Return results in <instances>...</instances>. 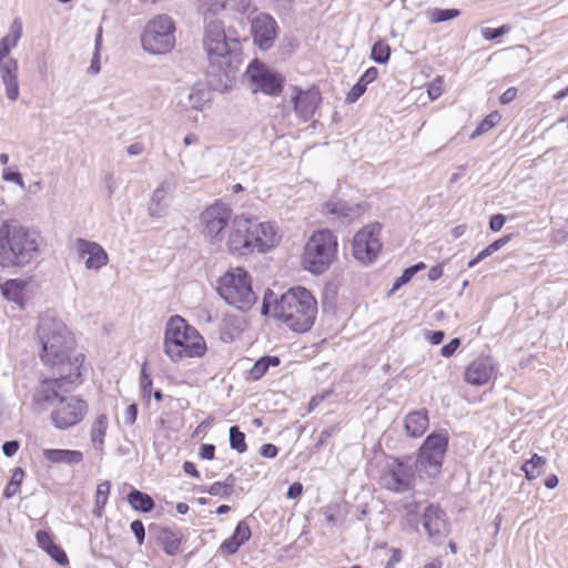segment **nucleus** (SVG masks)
<instances>
[{
	"label": "nucleus",
	"mask_w": 568,
	"mask_h": 568,
	"mask_svg": "<svg viewBox=\"0 0 568 568\" xmlns=\"http://www.w3.org/2000/svg\"><path fill=\"white\" fill-rule=\"evenodd\" d=\"M253 253H266L275 248L282 241L280 227L270 221L258 222L252 217Z\"/></svg>",
	"instance_id": "6ab92c4d"
},
{
	"label": "nucleus",
	"mask_w": 568,
	"mask_h": 568,
	"mask_svg": "<svg viewBox=\"0 0 568 568\" xmlns=\"http://www.w3.org/2000/svg\"><path fill=\"white\" fill-rule=\"evenodd\" d=\"M505 221H506V219L503 214H495L490 217L489 229L493 232H498L503 229Z\"/></svg>",
	"instance_id": "864d4df0"
},
{
	"label": "nucleus",
	"mask_w": 568,
	"mask_h": 568,
	"mask_svg": "<svg viewBox=\"0 0 568 568\" xmlns=\"http://www.w3.org/2000/svg\"><path fill=\"white\" fill-rule=\"evenodd\" d=\"M203 48L212 65L224 70L231 65L232 51L221 21H211L204 29Z\"/></svg>",
	"instance_id": "f8f14e48"
},
{
	"label": "nucleus",
	"mask_w": 568,
	"mask_h": 568,
	"mask_svg": "<svg viewBox=\"0 0 568 568\" xmlns=\"http://www.w3.org/2000/svg\"><path fill=\"white\" fill-rule=\"evenodd\" d=\"M22 36V23L14 20L10 28V33L0 41V71L6 85L7 97L14 101L19 97L18 83V62L14 59H6L10 51L18 45Z\"/></svg>",
	"instance_id": "1a4fd4ad"
},
{
	"label": "nucleus",
	"mask_w": 568,
	"mask_h": 568,
	"mask_svg": "<svg viewBox=\"0 0 568 568\" xmlns=\"http://www.w3.org/2000/svg\"><path fill=\"white\" fill-rule=\"evenodd\" d=\"M42 455L50 464L77 465L83 462V454L80 450L48 448Z\"/></svg>",
	"instance_id": "a878e982"
},
{
	"label": "nucleus",
	"mask_w": 568,
	"mask_h": 568,
	"mask_svg": "<svg viewBox=\"0 0 568 568\" xmlns=\"http://www.w3.org/2000/svg\"><path fill=\"white\" fill-rule=\"evenodd\" d=\"M128 503L134 510L142 513H150L155 506V503L150 495L138 489H132L129 493Z\"/></svg>",
	"instance_id": "c756f323"
},
{
	"label": "nucleus",
	"mask_w": 568,
	"mask_h": 568,
	"mask_svg": "<svg viewBox=\"0 0 568 568\" xmlns=\"http://www.w3.org/2000/svg\"><path fill=\"white\" fill-rule=\"evenodd\" d=\"M546 464L547 460L545 457L532 454V456L521 465V470L525 473L526 479L531 481L542 475Z\"/></svg>",
	"instance_id": "7c9ffc66"
},
{
	"label": "nucleus",
	"mask_w": 568,
	"mask_h": 568,
	"mask_svg": "<svg viewBox=\"0 0 568 568\" xmlns=\"http://www.w3.org/2000/svg\"><path fill=\"white\" fill-rule=\"evenodd\" d=\"M443 276V266L442 265H436V266H433L430 267V270L428 271V278L430 281H437L438 278H440Z\"/></svg>",
	"instance_id": "680f3d73"
},
{
	"label": "nucleus",
	"mask_w": 568,
	"mask_h": 568,
	"mask_svg": "<svg viewBox=\"0 0 568 568\" xmlns=\"http://www.w3.org/2000/svg\"><path fill=\"white\" fill-rule=\"evenodd\" d=\"M449 444V434L446 429L430 433L417 452V466L428 477H437L443 467Z\"/></svg>",
	"instance_id": "6e6552de"
},
{
	"label": "nucleus",
	"mask_w": 568,
	"mask_h": 568,
	"mask_svg": "<svg viewBox=\"0 0 568 568\" xmlns=\"http://www.w3.org/2000/svg\"><path fill=\"white\" fill-rule=\"evenodd\" d=\"M233 483L230 481H215L209 488L205 489L212 496H229L232 491Z\"/></svg>",
	"instance_id": "ea45409f"
},
{
	"label": "nucleus",
	"mask_w": 568,
	"mask_h": 568,
	"mask_svg": "<svg viewBox=\"0 0 568 568\" xmlns=\"http://www.w3.org/2000/svg\"><path fill=\"white\" fill-rule=\"evenodd\" d=\"M273 297L274 293L267 290L262 305L263 315L271 313L275 320L296 333H305L313 327L318 313V304L310 290L294 286L271 303Z\"/></svg>",
	"instance_id": "7ed1b4c3"
},
{
	"label": "nucleus",
	"mask_w": 568,
	"mask_h": 568,
	"mask_svg": "<svg viewBox=\"0 0 568 568\" xmlns=\"http://www.w3.org/2000/svg\"><path fill=\"white\" fill-rule=\"evenodd\" d=\"M429 426L428 412L423 408L409 412L404 419V429L407 436L413 438L422 437Z\"/></svg>",
	"instance_id": "393cba45"
},
{
	"label": "nucleus",
	"mask_w": 568,
	"mask_h": 568,
	"mask_svg": "<svg viewBox=\"0 0 568 568\" xmlns=\"http://www.w3.org/2000/svg\"><path fill=\"white\" fill-rule=\"evenodd\" d=\"M366 91V88H363L362 85H358L355 83L351 90L348 91L346 95V102L347 103H354L356 102Z\"/></svg>",
	"instance_id": "09e8293b"
},
{
	"label": "nucleus",
	"mask_w": 568,
	"mask_h": 568,
	"mask_svg": "<svg viewBox=\"0 0 568 568\" xmlns=\"http://www.w3.org/2000/svg\"><path fill=\"white\" fill-rule=\"evenodd\" d=\"M36 539L38 547L43 551H48V549L55 545L52 534L48 530H38L36 534Z\"/></svg>",
	"instance_id": "a19ab883"
},
{
	"label": "nucleus",
	"mask_w": 568,
	"mask_h": 568,
	"mask_svg": "<svg viewBox=\"0 0 568 568\" xmlns=\"http://www.w3.org/2000/svg\"><path fill=\"white\" fill-rule=\"evenodd\" d=\"M378 484L386 490L405 493L414 487L415 469L404 460L393 457L381 470Z\"/></svg>",
	"instance_id": "ddd939ff"
},
{
	"label": "nucleus",
	"mask_w": 568,
	"mask_h": 568,
	"mask_svg": "<svg viewBox=\"0 0 568 568\" xmlns=\"http://www.w3.org/2000/svg\"><path fill=\"white\" fill-rule=\"evenodd\" d=\"M77 248L79 256L85 260L88 268L98 270L108 264V254L100 244L79 239L77 241Z\"/></svg>",
	"instance_id": "5701e85b"
},
{
	"label": "nucleus",
	"mask_w": 568,
	"mask_h": 568,
	"mask_svg": "<svg viewBox=\"0 0 568 568\" xmlns=\"http://www.w3.org/2000/svg\"><path fill=\"white\" fill-rule=\"evenodd\" d=\"M175 24L172 18L166 14H159L152 18L142 34L143 48L153 54L170 52L175 44Z\"/></svg>",
	"instance_id": "9d476101"
},
{
	"label": "nucleus",
	"mask_w": 568,
	"mask_h": 568,
	"mask_svg": "<svg viewBox=\"0 0 568 568\" xmlns=\"http://www.w3.org/2000/svg\"><path fill=\"white\" fill-rule=\"evenodd\" d=\"M234 217L233 209L229 203L215 200L206 205L200 214L202 235L212 244L220 242L223 233L232 225Z\"/></svg>",
	"instance_id": "9b49d317"
},
{
	"label": "nucleus",
	"mask_w": 568,
	"mask_h": 568,
	"mask_svg": "<svg viewBox=\"0 0 568 568\" xmlns=\"http://www.w3.org/2000/svg\"><path fill=\"white\" fill-rule=\"evenodd\" d=\"M428 339L433 345H438L444 339V332H442V331L432 332Z\"/></svg>",
	"instance_id": "69168bd1"
},
{
	"label": "nucleus",
	"mask_w": 568,
	"mask_h": 568,
	"mask_svg": "<svg viewBox=\"0 0 568 568\" xmlns=\"http://www.w3.org/2000/svg\"><path fill=\"white\" fill-rule=\"evenodd\" d=\"M402 560V551L400 549L394 548L392 549V556L388 560L387 567H393L397 562Z\"/></svg>",
	"instance_id": "0e129e2a"
},
{
	"label": "nucleus",
	"mask_w": 568,
	"mask_h": 568,
	"mask_svg": "<svg viewBox=\"0 0 568 568\" xmlns=\"http://www.w3.org/2000/svg\"><path fill=\"white\" fill-rule=\"evenodd\" d=\"M83 383H65L43 377L38 381L31 394V407L42 413L49 407L50 422L59 430H68L80 425L89 413L88 402L79 395H65Z\"/></svg>",
	"instance_id": "f03ea898"
},
{
	"label": "nucleus",
	"mask_w": 568,
	"mask_h": 568,
	"mask_svg": "<svg viewBox=\"0 0 568 568\" xmlns=\"http://www.w3.org/2000/svg\"><path fill=\"white\" fill-rule=\"evenodd\" d=\"M252 536L248 524L241 520L231 537L226 538L220 545V552L225 556L234 555L242 545H244Z\"/></svg>",
	"instance_id": "b1692460"
},
{
	"label": "nucleus",
	"mask_w": 568,
	"mask_h": 568,
	"mask_svg": "<svg viewBox=\"0 0 568 568\" xmlns=\"http://www.w3.org/2000/svg\"><path fill=\"white\" fill-rule=\"evenodd\" d=\"M3 179L6 181L16 182L18 184H22V178L19 172H12V171H4L3 172Z\"/></svg>",
	"instance_id": "052dcab7"
},
{
	"label": "nucleus",
	"mask_w": 568,
	"mask_h": 568,
	"mask_svg": "<svg viewBox=\"0 0 568 568\" xmlns=\"http://www.w3.org/2000/svg\"><path fill=\"white\" fill-rule=\"evenodd\" d=\"M390 57V47L386 40L381 39L376 41L371 51V58L377 63H386Z\"/></svg>",
	"instance_id": "e433bc0d"
},
{
	"label": "nucleus",
	"mask_w": 568,
	"mask_h": 568,
	"mask_svg": "<svg viewBox=\"0 0 568 568\" xmlns=\"http://www.w3.org/2000/svg\"><path fill=\"white\" fill-rule=\"evenodd\" d=\"M510 241V235H505L493 243H490L487 247L481 250L474 258H471L467 263L468 268H473L476 266L480 261L485 260L486 257L490 256L498 250H500L504 245H506Z\"/></svg>",
	"instance_id": "473e14b6"
},
{
	"label": "nucleus",
	"mask_w": 568,
	"mask_h": 568,
	"mask_svg": "<svg viewBox=\"0 0 568 568\" xmlns=\"http://www.w3.org/2000/svg\"><path fill=\"white\" fill-rule=\"evenodd\" d=\"M558 485V477L555 474L549 475L545 479V486L549 489H554Z\"/></svg>",
	"instance_id": "338daca9"
},
{
	"label": "nucleus",
	"mask_w": 568,
	"mask_h": 568,
	"mask_svg": "<svg viewBox=\"0 0 568 568\" xmlns=\"http://www.w3.org/2000/svg\"><path fill=\"white\" fill-rule=\"evenodd\" d=\"M24 478V471L22 468L17 467L12 470L10 481L7 484L3 496L4 498H11L20 491V486Z\"/></svg>",
	"instance_id": "c9c22d12"
},
{
	"label": "nucleus",
	"mask_w": 568,
	"mask_h": 568,
	"mask_svg": "<svg viewBox=\"0 0 568 568\" xmlns=\"http://www.w3.org/2000/svg\"><path fill=\"white\" fill-rule=\"evenodd\" d=\"M261 455L263 457H266V458H274L277 453H278V449L275 445L273 444H264L262 447H261V450H260Z\"/></svg>",
	"instance_id": "4d7b16f0"
},
{
	"label": "nucleus",
	"mask_w": 568,
	"mask_h": 568,
	"mask_svg": "<svg viewBox=\"0 0 568 568\" xmlns=\"http://www.w3.org/2000/svg\"><path fill=\"white\" fill-rule=\"evenodd\" d=\"M459 345H460L459 338H453L449 343H447L446 345H444L442 347L440 354L444 357H449L456 352V349L459 347Z\"/></svg>",
	"instance_id": "603ef678"
},
{
	"label": "nucleus",
	"mask_w": 568,
	"mask_h": 568,
	"mask_svg": "<svg viewBox=\"0 0 568 568\" xmlns=\"http://www.w3.org/2000/svg\"><path fill=\"white\" fill-rule=\"evenodd\" d=\"M187 100L192 110L203 111L204 108L211 102L212 94L205 84L196 83L191 88Z\"/></svg>",
	"instance_id": "cd10ccee"
},
{
	"label": "nucleus",
	"mask_w": 568,
	"mask_h": 568,
	"mask_svg": "<svg viewBox=\"0 0 568 568\" xmlns=\"http://www.w3.org/2000/svg\"><path fill=\"white\" fill-rule=\"evenodd\" d=\"M30 285L31 278H10L0 284V292L7 302L24 310L32 294Z\"/></svg>",
	"instance_id": "aec40b11"
},
{
	"label": "nucleus",
	"mask_w": 568,
	"mask_h": 568,
	"mask_svg": "<svg viewBox=\"0 0 568 568\" xmlns=\"http://www.w3.org/2000/svg\"><path fill=\"white\" fill-rule=\"evenodd\" d=\"M183 470L190 475L191 477H194V478H200V473L195 466L194 463L192 462H184L183 464Z\"/></svg>",
	"instance_id": "bf43d9fd"
},
{
	"label": "nucleus",
	"mask_w": 568,
	"mask_h": 568,
	"mask_svg": "<svg viewBox=\"0 0 568 568\" xmlns=\"http://www.w3.org/2000/svg\"><path fill=\"white\" fill-rule=\"evenodd\" d=\"M39 252L37 237L19 221L4 220L0 225V266L22 267L33 261Z\"/></svg>",
	"instance_id": "39448f33"
},
{
	"label": "nucleus",
	"mask_w": 568,
	"mask_h": 568,
	"mask_svg": "<svg viewBox=\"0 0 568 568\" xmlns=\"http://www.w3.org/2000/svg\"><path fill=\"white\" fill-rule=\"evenodd\" d=\"M152 386H153L152 378H151L150 374L146 373L145 365H143V367L141 369V388L143 392V396L146 398V400H149L151 397Z\"/></svg>",
	"instance_id": "c03bdc74"
},
{
	"label": "nucleus",
	"mask_w": 568,
	"mask_h": 568,
	"mask_svg": "<svg viewBox=\"0 0 568 568\" xmlns=\"http://www.w3.org/2000/svg\"><path fill=\"white\" fill-rule=\"evenodd\" d=\"M337 248V237L332 231L317 230L312 233L303 247L301 264L304 270L313 274H322L336 260Z\"/></svg>",
	"instance_id": "423d86ee"
},
{
	"label": "nucleus",
	"mask_w": 568,
	"mask_h": 568,
	"mask_svg": "<svg viewBox=\"0 0 568 568\" xmlns=\"http://www.w3.org/2000/svg\"><path fill=\"white\" fill-rule=\"evenodd\" d=\"M496 367L490 357H479L470 362L465 369V381L470 385L487 384L495 375Z\"/></svg>",
	"instance_id": "4be33fe9"
},
{
	"label": "nucleus",
	"mask_w": 568,
	"mask_h": 568,
	"mask_svg": "<svg viewBox=\"0 0 568 568\" xmlns=\"http://www.w3.org/2000/svg\"><path fill=\"white\" fill-rule=\"evenodd\" d=\"M252 33L255 43L261 49H268L277 34L276 21L270 14L261 13L252 21Z\"/></svg>",
	"instance_id": "412c9836"
},
{
	"label": "nucleus",
	"mask_w": 568,
	"mask_h": 568,
	"mask_svg": "<svg viewBox=\"0 0 568 568\" xmlns=\"http://www.w3.org/2000/svg\"><path fill=\"white\" fill-rule=\"evenodd\" d=\"M292 104L296 116L307 122L312 120L322 103V93L315 85L303 90L295 87L293 89Z\"/></svg>",
	"instance_id": "a211bd4d"
},
{
	"label": "nucleus",
	"mask_w": 568,
	"mask_h": 568,
	"mask_svg": "<svg viewBox=\"0 0 568 568\" xmlns=\"http://www.w3.org/2000/svg\"><path fill=\"white\" fill-rule=\"evenodd\" d=\"M230 446L232 449L240 454H243L247 450L245 434L241 432L236 426H232L230 428Z\"/></svg>",
	"instance_id": "4c0bfd02"
},
{
	"label": "nucleus",
	"mask_w": 568,
	"mask_h": 568,
	"mask_svg": "<svg viewBox=\"0 0 568 568\" xmlns=\"http://www.w3.org/2000/svg\"><path fill=\"white\" fill-rule=\"evenodd\" d=\"M131 530L134 534L136 541L139 545L144 542L145 538V528L141 520L136 519L131 523Z\"/></svg>",
	"instance_id": "49530a36"
},
{
	"label": "nucleus",
	"mask_w": 568,
	"mask_h": 568,
	"mask_svg": "<svg viewBox=\"0 0 568 568\" xmlns=\"http://www.w3.org/2000/svg\"><path fill=\"white\" fill-rule=\"evenodd\" d=\"M510 31L509 24H503L499 28H486L483 30L481 34L486 40H493L498 37H501Z\"/></svg>",
	"instance_id": "a18cd8bd"
},
{
	"label": "nucleus",
	"mask_w": 568,
	"mask_h": 568,
	"mask_svg": "<svg viewBox=\"0 0 568 568\" xmlns=\"http://www.w3.org/2000/svg\"><path fill=\"white\" fill-rule=\"evenodd\" d=\"M252 232V217L243 214L235 215L225 236V251L233 256H248L253 254Z\"/></svg>",
	"instance_id": "dca6fc26"
},
{
	"label": "nucleus",
	"mask_w": 568,
	"mask_h": 568,
	"mask_svg": "<svg viewBox=\"0 0 568 568\" xmlns=\"http://www.w3.org/2000/svg\"><path fill=\"white\" fill-rule=\"evenodd\" d=\"M34 347L41 364L65 383H83L87 356L80 349L73 332L67 324L48 313L39 316L34 332Z\"/></svg>",
	"instance_id": "f257e3e1"
},
{
	"label": "nucleus",
	"mask_w": 568,
	"mask_h": 568,
	"mask_svg": "<svg viewBox=\"0 0 568 568\" xmlns=\"http://www.w3.org/2000/svg\"><path fill=\"white\" fill-rule=\"evenodd\" d=\"M458 16L459 10L457 9H433L429 11V19L435 23L447 21Z\"/></svg>",
	"instance_id": "58836bf2"
},
{
	"label": "nucleus",
	"mask_w": 568,
	"mask_h": 568,
	"mask_svg": "<svg viewBox=\"0 0 568 568\" xmlns=\"http://www.w3.org/2000/svg\"><path fill=\"white\" fill-rule=\"evenodd\" d=\"M501 120V114L498 111H493L486 115L476 126L470 138H477L495 128Z\"/></svg>",
	"instance_id": "f704fd0d"
},
{
	"label": "nucleus",
	"mask_w": 568,
	"mask_h": 568,
	"mask_svg": "<svg viewBox=\"0 0 568 568\" xmlns=\"http://www.w3.org/2000/svg\"><path fill=\"white\" fill-rule=\"evenodd\" d=\"M159 541L166 555L175 556L181 548L182 535L170 528H162L159 535Z\"/></svg>",
	"instance_id": "c85d7f7f"
},
{
	"label": "nucleus",
	"mask_w": 568,
	"mask_h": 568,
	"mask_svg": "<svg viewBox=\"0 0 568 568\" xmlns=\"http://www.w3.org/2000/svg\"><path fill=\"white\" fill-rule=\"evenodd\" d=\"M280 364L281 359L278 356H263L257 359L248 371V378L252 381H260L267 373L270 367H277Z\"/></svg>",
	"instance_id": "2f4dec72"
},
{
	"label": "nucleus",
	"mask_w": 568,
	"mask_h": 568,
	"mask_svg": "<svg viewBox=\"0 0 568 568\" xmlns=\"http://www.w3.org/2000/svg\"><path fill=\"white\" fill-rule=\"evenodd\" d=\"M422 525L428 539L436 545L442 544L450 532V523L439 504L432 503L425 508L422 515Z\"/></svg>",
	"instance_id": "f3484780"
},
{
	"label": "nucleus",
	"mask_w": 568,
	"mask_h": 568,
	"mask_svg": "<svg viewBox=\"0 0 568 568\" xmlns=\"http://www.w3.org/2000/svg\"><path fill=\"white\" fill-rule=\"evenodd\" d=\"M381 232L382 224L374 222L355 233L352 241V253L357 261L368 264L378 256L383 247Z\"/></svg>",
	"instance_id": "2eb2a0df"
},
{
	"label": "nucleus",
	"mask_w": 568,
	"mask_h": 568,
	"mask_svg": "<svg viewBox=\"0 0 568 568\" xmlns=\"http://www.w3.org/2000/svg\"><path fill=\"white\" fill-rule=\"evenodd\" d=\"M303 493V485L298 481L296 483H293L290 487H288V490H287V497L288 498H297L302 495Z\"/></svg>",
	"instance_id": "13d9d810"
},
{
	"label": "nucleus",
	"mask_w": 568,
	"mask_h": 568,
	"mask_svg": "<svg viewBox=\"0 0 568 568\" xmlns=\"http://www.w3.org/2000/svg\"><path fill=\"white\" fill-rule=\"evenodd\" d=\"M444 92L443 77H437L427 87V93L430 100H437Z\"/></svg>",
	"instance_id": "79ce46f5"
},
{
	"label": "nucleus",
	"mask_w": 568,
	"mask_h": 568,
	"mask_svg": "<svg viewBox=\"0 0 568 568\" xmlns=\"http://www.w3.org/2000/svg\"><path fill=\"white\" fill-rule=\"evenodd\" d=\"M142 151H143V145H142L141 143H134V144H131V145L128 148V152H129V154H131V155H138V154H140Z\"/></svg>",
	"instance_id": "774afa93"
},
{
	"label": "nucleus",
	"mask_w": 568,
	"mask_h": 568,
	"mask_svg": "<svg viewBox=\"0 0 568 568\" xmlns=\"http://www.w3.org/2000/svg\"><path fill=\"white\" fill-rule=\"evenodd\" d=\"M163 352L172 363L203 358L207 344L203 335L184 317L173 315L165 324Z\"/></svg>",
	"instance_id": "20e7f679"
},
{
	"label": "nucleus",
	"mask_w": 568,
	"mask_h": 568,
	"mask_svg": "<svg viewBox=\"0 0 568 568\" xmlns=\"http://www.w3.org/2000/svg\"><path fill=\"white\" fill-rule=\"evenodd\" d=\"M19 442L10 440L2 445V452L7 457L13 456L19 450Z\"/></svg>",
	"instance_id": "5fc2aeb1"
},
{
	"label": "nucleus",
	"mask_w": 568,
	"mask_h": 568,
	"mask_svg": "<svg viewBox=\"0 0 568 568\" xmlns=\"http://www.w3.org/2000/svg\"><path fill=\"white\" fill-rule=\"evenodd\" d=\"M425 268H426V264L424 262H419L410 267H407L402 273L400 276L403 277L404 281H406L408 283L417 272L423 271Z\"/></svg>",
	"instance_id": "8fccbe9b"
},
{
	"label": "nucleus",
	"mask_w": 568,
	"mask_h": 568,
	"mask_svg": "<svg viewBox=\"0 0 568 568\" xmlns=\"http://www.w3.org/2000/svg\"><path fill=\"white\" fill-rule=\"evenodd\" d=\"M124 423L126 425H133L138 418V405L135 403L130 404L123 414Z\"/></svg>",
	"instance_id": "de8ad7c7"
},
{
	"label": "nucleus",
	"mask_w": 568,
	"mask_h": 568,
	"mask_svg": "<svg viewBox=\"0 0 568 568\" xmlns=\"http://www.w3.org/2000/svg\"><path fill=\"white\" fill-rule=\"evenodd\" d=\"M111 491V484L109 480L101 481L97 486L95 497H94V514L98 517L102 516L103 509L108 503L109 496Z\"/></svg>",
	"instance_id": "72a5a7b5"
},
{
	"label": "nucleus",
	"mask_w": 568,
	"mask_h": 568,
	"mask_svg": "<svg viewBox=\"0 0 568 568\" xmlns=\"http://www.w3.org/2000/svg\"><path fill=\"white\" fill-rule=\"evenodd\" d=\"M217 292L227 304L241 311H248L257 300L252 277L241 266L230 268L219 278Z\"/></svg>",
	"instance_id": "0eeeda50"
},
{
	"label": "nucleus",
	"mask_w": 568,
	"mask_h": 568,
	"mask_svg": "<svg viewBox=\"0 0 568 568\" xmlns=\"http://www.w3.org/2000/svg\"><path fill=\"white\" fill-rule=\"evenodd\" d=\"M517 89L511 87L508 88L499 98L501 104H508L514 101L517 97Z\"/></svg>",
	"instance_id": "6e6d98bb"
},
{
	"label": "nucleus",
	"mask_w": 568,
	"mask_h": 568,
	"mask_svg": "<svg viewBox=\"0 0 568 568\" xmlns=\"http://www.w3.org/2000/svg\"><path fill=\"white\" fill-rule=\"evenodd\" d=\"M362 75L364 77V80H367L369 83H372L377 79L378 70L375 67H371Z\"/></svg>",
	"instance_id": "e2e57ef3"
},
{
	"label": "nucleus",
	"mask_w": 568,
	"mask_h": 568,
	"mask_svg": "<svg viewBox=\"0 0 568 568\" xmlns=\"http://www.w3.org/2000/svg\"><path fill=\"white\" fill-rule=\"evenodd\" d=\"M57 564L61 566L69 565V558L65 554V551L59 546L54 545L48 551H45Z\"/></svg>",
	"instance_id": "37998d69"
},
{
	"label": "nucleus",
	"mask_w": 568,
	"mask_h": 568,
	"mask_svg": "<svg viewBox=\"0 0 568 568\" xmlns=\"http://www.w3.org/2000/svg\"><path fill=\"white\" fill-rule=\"evenodd\" d=\"M199 456L202 459L213 460L215 458V446L213 444H203L200 447Z\"/></svg>",
	"instance_id": "3c124183"
},
{
	"label": "nucleus",
	"mask_w": 568,
	"mask_h": 568,
	"mask_svg": "<svg viewBox=\"0 0 568 568\" xmlns=\"http://www.w3.org/2000/svg\"><path fill=\"white\" fill-rule=\"evenodd\" d=\"M108 428L109 418L106 414H100L92 420L90 425V440L94 449L103 450Z\"/></svg>",
	"instance_id": "bb28decb"
},
{
	"label": "nucleus",
	"mask_w": 568,
	"mask_h": 568,
	"mask_svg": "<svg viewBox=\"0 0 568 568\" xmlns=\"http://www.w3.org/2000/svg\"><path fill=\"white\" fill-rule=\"evenodd\" d=\"M245 75L254 93L278 97L283 92L285 78L257 59L248 64Z\"/></svg>",
	"instance_id": "4468645a"
}]
</instances>
